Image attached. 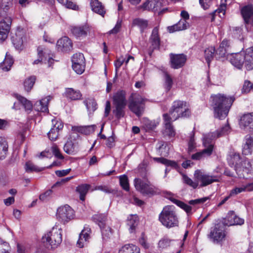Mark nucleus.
<instances>
[{
    "instance_id": "1",
    "label": "nucleus",
    "mask_w": 253,
    "mask_h": 253,
    "mask_svg": "<svg viewBox=\"0 0 253 253\" xmlns=\"http://www.w3.org/2000/svg\"><path fill=\"white\" fill-rule=\"evenodd\" d=\"M211 97L215 117L219 119L225 118L228 115L235 98L233 96H227L223 94H218Z\"/></svg>"
},
{
    "instance_id": "2",
    "label": "nucleus",
    "mask_w": 253,
    "mask_h": 253,
    "mask_svg": "<svg viewBox=\"0 0 253 253\" xmlns=\"http://www.w3.org/2000/svg\"><path fill=\"white\" fill-rule=\"evenodd\" d=\"M159 220L168 228L178 226L179 221L173 206H165L159 216Z\"/></svg>"
},
{
    "instance_id": "3",
    "label": "nucleus",
    "mask_w": 253,
    "mask_h": 253,
    "mask_svg": "<svg viewBox=\"0 0 253 253\" xmlns=\"http://www.w3.org/2000/svg\"><path fill=\"white\" fill-rule=\"evenodd\" d=\"M168 115L175 121L180 118H186L191 114L189 105L185 101L181 100L174 101L169 110Z\"/></svg>"
},
{
    "instance_id": "4",
    "label": "nucleus",
    "mask_w": 253,
    "mask_h": 253,
    "mask_svg": "<svg viewBox=\"0 0 253 253\" xmlns=\"http://www.w3.org/2000/svg\"><path fill=\"white\" fill-rule=\"evenodd\" d=\"M62 230L60 228L53 227L50 231L42 238V242L47 248H57L62 242Z\"/></svg>"
},
{
    "instance_id": "5",
    "label": "nucleus",
    "mask_w": 253,
    "mask_h": 253,
    "mask_svg": "<svg viewBox=\"0 0 253 253\" xmlns=\"http://www.w3.org/2000/svg\"><path fill=\"white\" fill-rule=\"evenodd\" d=\"M126 92L123 90H119L113 96V103L115 109L113 110L116 117L120 119L125 115L124 109L126 106L127 101Z\"/></svg>"
},
{
    "instance_id": "6",
    "label": "nucleus",
    "mask_w": 253,
    "mask_h": 253,
    "mask_svg": "<svg viewBox=\"0 0 253 253\" xmlns=\"http://www.w3.org/2000/svg\"><path fill=\"white\" fill-rule=\"evenodd\" d=\"M134 185L137 191L144 196H153L158 193V189L148 180L135 178Z\"/></svg>"
},
{
    "instance_id": "7",
    "label": "nucleus",
    "mask_w": 253,
    "mask_h": 253,
    "mask_svg": "<svg viewBox=\"0 0 253 253\" xmlns=\"http://www.w3.org/2000/svg\"><path fill=\"white\" fill-rule=\"evenodd\" d=\"M146 99L139 94L131 95L129 98L128 108L137 117L143 113Z\"/></svg>"
},
{
    "instance_id": "8",
    "label": "nucleus",
    "mask_w": 253,
    "mask_h": 253,
    "mask_svg": "<svg viewBox=\"0 0 253 253\" xmlns=\"http://www.w3.org/2000/svg\"><path fill=\"white\" fill-rule=\"evenodd\" d=\"M195 179L200 182V186L205 187L213 182L219 181V176L215 175H210L209 173L202 171L201 170H196L194 173Z\"/></svg>"
},
{
    "instance_id": "9",
    "label": "nucleus",
    "mask_w": 253,
    "mask_h": 253,
    "mask_svg": "<svg viewBox=\"0 0 253 253\" xmlns=\"http://www.w3.org/2000/svg\"><path fill=\"white\" fill-rule=\"evenodd\" d=\"M72 68L78 74H82L85 70V62L84 55L81 53L74 54L72 58Z\"/></svg>"
},
{
    "instance_id": "10",
    "label": "nucleus",
    "mask_w": 253,
    "mask_h": 253,
    "mask_svg": "<svg viewBox=\"0 0 253 253\" xmlns=\"http://www.w3.org/2000/svg\"><path fill=\"white\" fill-rule=\"evenodd\" d=\"M74 210L68 205L60 207L57 209V216L64 224L74 218Z\"/></svg>"
},
{
    "instance_id": "11",
    "label": "nucleus",
    "mask_w": 253,
    "mask_h": 253,
    "mask_svg": "<svg viewBox=\"0 0 253 253\" xmlns=\"http://www.w3.org/2000/svg\"><path fill=\"white\" fill-rule=\"evenodd\" d=\"M208 237L212 242L214 243H219L225 237V231L222 227L218 224H216L213 228H211Z\"/></svg>"
},
{
    "instance_id": "12",
    "label": "nucleus",
    "mask_w": 253,
    "mask_h": 253,
    "mask_svg": "<svg viewBox=\"0 0 253 253\" xmlns=\"http://www.w3.org/2000/svg\"><path fill=\"white\" fill-rule=\"evenodd\" d=\"M240 10L245 23L253 26V4H248L240 7Z\"/></svg>"
},
{
    "instance_id": "13",
    "label": "nucleus",
    "mask_w": 253,
    "mask_h": 253,
    "mask_svg": "<svg viewBox=\"0 0 253 253\" xmlns=\"http://www.w3.org/2000/svg\"><path fill=\"white\" fill-rule=\"evenodd\" d=\"M92 219L100 227L102 235L109 236L111 233V229L105 224L106 215L102 214H95L93 216Z\"/></svg>"
},
{
    "instance_id": "14",
    "label": "nucleus",
    "mask_w": 253,
    "mask_h": 253,
    "mask_svg": "<svg viewBox=\"0 0 253 253\" xmlns=\"http://www.w3.org/2000/svg\"><path fill=\"white\" fill-rule=\"evenodd\" d=\"M163 117L164 120L163 134L164 135L168 136L169 137L174 136L175 131L171 124V121H173V119H172L167 113L164 114Z\"/></svg>"
},
{
    "instance_id": "15",
    "label": "nucleus",
    "mask_w": 253,
    "mask_h": 253,
    "mask_svg": "<svg viewBox=\"0 0 253 253\" xmlns=\"http://www.w3.org/2000/svg\"><path fill=\"white\" fill-rule=\"evenodd\" d=\"M52 126L47 133L49 139L51 141H55L59 135V132L63 127V124L60 120H52Z\"/></svg>"
},
{
    "instance_id": "16",
    "label": "nucleus",
    "mask_w": 253,
    "mask_h": 253,
    "mask_svg": "<svg viewBox=\"0 0 253 253\" xmlns=\"http://www.w3.org/2000/svg\"><path fill=\"white\" fill-rule=\"evenodd\" d=\"M244 219L237 215L234 211H230L224 219V224L227 226L242 225Z\"/></svg>"
},
{
    "instance_id": "17",
    "label": "nucleus",
    "mask_w": 253,
    "mask_h": 253,
    "mask_svg": "<svg viewBox=\"0 0 253 253\" xmlns=\"http://www.w3.org/2000/svg\"><path fill=\"white\" fill-rule=\"evenodd\" d=\"M171 66L173 69H178L184 66L187 60L184 54H170Z\"/></svg>"
},
{
    "instance_id": "18",
    "label": "nucleus",
    "mask_w": 253,
    "mask_h": 253,
    "mask_svg": "<svg viewBox=\"0 0 253 253\" xmlns=\"http://www.w3.org/2000/svg\"><path fill=\"white\" fill-rule=\"evenodd\" d=\"M90 30V27L87 24L72 27L71 29L72 34L76 38L80 39L86 37Z\"/></svg>"
},
{
    "instance_id": "19",
    "label": "nucleus",
    "mask_w": 253,
    "mask_h": 253,
    "mask_svg": "<svg viewBox=\"0 0 253 253\" xmlns=\"http://www.w3.org/2000/svg\"><path fill=\"white\" fill-rule=\"evenodd\" d=\"M91 229L88 227H84L82 231L77 242V246L80 248H83L87 246L90 239Z\"/></svg>"
},
{
    "instance_id": "20",
    "label": "nucleus",
    "mask_w": 253,
    "mask_h": 253,
    "mask_svg": "<svg viewBox=\"0 0 253 253\" xmlns=\"http://www.w3.org/2000/svg\"><path fill=\"white\" fill-rule=\"evenodd\" d=\"M229 45V41L227 40H224L220 43L218 48L215 51V57L216 59L224 57L228 58L230 56L228 52Z\"/></svg>"
},
{
    "instance_id": "21",
    "label": "nucleus",
    "mask_w": 253,
    "mask_h": 253,
    "mask_svg": "<svg viewBox=\"0 0 253 253\" xmlns=\"http://www.w3.org/2000/svg\"><path fill=\"white\" fill-rule=\"evenodd\" d=\"M212 139L211 136H209L208 134L204 137L203 144L205 149L202 151L206 157L210 156L212 153L214 148V144L211 141Z\"/></svg>"
},
{
    "instance_id": "22",
    "label": "nucleus",
    "mask_w": 253,
    "mask_h": 253,
    "mask_svg": "<svg viewBox=\"0 0 253 253\" xmlns=\"http://www.w3.org/2000/svg\"><path fill=\"white\" fill-rule=\"evenodd\" d=\"M244 64L247 70L253 69V48H247L244 54Z\"/></svg>"
},
{
    "instance_id": "23",
    "label": "nucleus",
    "mask_w": 253,
    "mask_h": 253,
    "mask_svg": "<svg viewBox=\"0 0 253 253\" xmlns=\"http://www.w3.org/2000/svg\"><path fill=\"white\" fill-rule=\"evenodd\" d=\"M244 52L231 54L228 58L233 66L238 69H241L244 62Z\"/></svg>"
},
{
    "instance_id": "24",
    "label": "nucleus",
    "mask_w": 253,
    "mask_h": 253,
    "mask_svg": "<svg viewBox=\"0 0 253 253\" xmlns=\"http://www.w3.org/2000/svg\"><path fill=\"white\" fill-rule=\"evenodd\" d=\"M239 125L242 128H246L247 127L253 128V113L244 115L240 119Z\"/></svg>"
},
{
    "instance_id": "25",
    "label": "nucleus",
    "mask_w": 253,
    "mask_h": 253,
    "mask_svg": "<svg viewBox=\"0 0 253 253\" xmlns=\"http://www.w3.org/2000/svg\"><path fill=\"white\" fill-rule=\"evenodd\" d=\"M56 46L59 50L68 51L72 48V42L68 37H64L57 41Z\"/></svg>"
},
{
    "instance_id": "26",
    "label": "nucleus",
    "mask_w": 253,
    "mask_h": 253,
    "mask_svg": "<svg viewBox=\"0 0 253 253\" xmlns=\"http://www.w3.org/2000/svg\"><path fill=\"white\" fill-rule=\"evenodd\" d=\"M161 3L159 0H148L144 2L141 6L144 10L158 11L161 7Z\"/></svg>"
},
{
    "instance_id": "27",
    "label": "nucleus",
    "mask_w": 253,
    "mask_h": 253,
    "mask_svg": "<svg viewBox=\"0 0 253 253\" xmlns=\"http://www.w3.org/2000/svg\"><path fill=\"white\" fill-rule=\"evenodd\" d=\"M50 100V97L48 96L37 101L34 105V109L38 112H48V103Z\"/></svg>"
},
{
    "instance_id": "28",
    "label": "nucleus",
    "mask_w": 253,
    "mask_h": 253,
    "mask_svg": "<svg viewBox=\"0 0 253 253\" xmlns=\"http://www.w3.org/2000/svg\"><path fill=\"white\" fill-rule=\"evenodd\" d=\"M90 5L91 10L93 12L101 15L103 17L104 16L106 12L104 6L98 0H91Z\"/></svg>"
},
{
    "instance_id": "29",
    "label": "nucleus",
    "mask_w": 253,
    "mask_h": 253,
    "mask_svg": "<svg viewBox=\"0 0 253 253\" xmlns=\"http://www.w3.org/2000/svg\"><path fill=\"white\" fill-rule=\"evenodd\" d=\"M230 132V127L228 123L216 131L208 133L209 136H211L213 139H216L220 136L228 134Z\"/></svg>"
},
{
    "instance_id": "30",
    "label": "nucleus",
    "mask_w": 253,
    "mask_h": 253,
    "mask_svg": "<svg viewBox=\"0 0 253 253\" xmlns=\"http://www.w3.org/2000/svg\"><path fill=\"white\" fill-rule=\"evenodd\" d=\"M253 191V183H250L241 187H236L230 191V196H234L243 192Z\"/></svg>"
},
{
    "instance_id": "31",
    "label": "nucleus",
    "mask_w": 253,
    "mask_h": 253,
    "mask_svg": "<svg viewBox=\"0 0 253 253\" xmlns=\"http://www.w3.org/2000/svg\"><path fill=\"white\" fill-rule=\"evenodd\" d=\"M23 32L20 30H17L15 35L12 36V42L15 47L17 49H20L23 43Z\"/></svg>"
},
{
    "instance_id": "32",
    "label": "nucleus",
    "mask_w": 253,
    "mask_h": 253,
    "mask_svg": "<svg viewBox=\"0 0 253 253\" xmlns=\"http://www.w3.org/2000/svg\"><path fill=\"white\" fill-rule=\"evenodd\" d=\"M95 128V125L84 126H73L72 130L78 132L85 135L89 134L94 132Z\"/></svg>"
},
{
    "instance_id": "33",
    "label": "nucleus",
    "mask_w": 253,
    "mask_h": 253,
    "mask_svg": "<svg viewBox=\"0 0 253 253\" xmlns=\"http://www.w3.org/2000/svg\"><path fill=\"white\" fill-rule=\"evenodd\" d=\"M13 63V58L8 52H6L4 60L0 63V68L3 71H8L10 70Z\"/></svg>"
},
{
    "instance_id": "34",
    "label": "nucleus",
    "mask_w": 253,
    "mask_h": 253,
    "mask_svg": "<svg viewBox=\"0 0 253 253\" xmlns=\"http://www.w3.org/2000/svg\"><path fill=\"white\" fill-rule=\"evenodd\" d=\"M189 27V23L185 20H180L177 23L168 27L169 33L186 29Z\"/></svg>"
},
{
    "instance_id": "35",
    "label": "nucleus",
    "mask_w": 253,
    "mask_h": 253,
    "mask_svg": "<svg viewBox=\"0 0 253 253\" xmlns=\"http://www.w3.org/2000/svg\"><path fill=\"white\" fill-rule=\"evenodd\" d=\"M65 94L67 98L73 100L80 99L82 96V95L79 90H74L72 88H67Z\"/></svg>"
},
{
    "instance_id": "36",
    "label": "nucleus",
    "mask_w": 253,
    "mask_h": 253,
    "mask_svg": "<svg viewBox=\"0 0 253 253\" xmlns=\"http://www.w3.org/2000/svg\"><path fill=\"white\" fill-rule=\"evenodd\" d=\"M12 23V18L10 16H6L0 21V30L7 31L9 32Z\"/></svg>"
},
{
    "instance_id": "37",
    "label": "nucleus",
    "mask_w": 253,
    "mask_h": 253,
    "mask_svg": "<svg viewBox=\"0 0 253 253\" xmlns=\"http://www.w3.org/2000/svg\"><path fill=\"white\" fill-rule=\"evenodd\" d=\"M150 41L153 49H156L159 47L160 39L158 34V29L155 27L153 29L150 38Z\"/></svg>"
},
{
    "instance_id": "38",
    "label": "nucleus",
    "mask_w": 253,
    "mask_h": 253,
    "mask_svg": "<svg viewBox=\"0 0 253 253\" xmlns=\"http://www.w3.org/2000/svg\"><path fill=\"white\" fill-rule=\"evenodd\" d=\"M118 253H139V249L133 244H127L123 246Z\"/></svg>"
},
{
    "instance_id": "39",
    "label": "nucleus",
    "mask_w": 253,
    "mask_h": 253,
    "mask_svg": "<svg viewBox=\"0 0 253 253\" xmlns=\"http://www.w3.org/2000/svg\"><path fill=\"white\" fill-rule=\"evenodd\" d=\"M84 104L85 105L88 114H91L97 109V104L93 98H87L84 100Z\"/></svg>"
},
{
    "instance_id": "40",
    "label": "nucleus",
    "mask_w": 253,
    "mask_h": 253,
    "mask_svg": "<svg viewBox=\"0 0 253 253\" xmlns=\"http://www.w3.org/2000/svg\"><path fill=\"white\" fill-rule=\"evenodd\" d=\"M138 223V217L136 215H131L128 217L127 225L129 227V230L130 233H132L135 230Z\"/></svg>"
},
{
    "instance_id": "41",
    "label": "nucleus",
    "mask_w": 253,
    "mask_h": 253,
    "mask_svg": "<svg viewBox=\"0 0 253 253\" xmlns=\"http://www.w3.org/2000/svg\"><path fill=\"white\" fill-rule=\"evenodd\" d=\"M8 144L4 138L0 137V160L4 159L7 154Z\"/></svg>"
},
{
    "instance_id": "42",
    "label": "nucleus",
    "mask_w": 253,
    "mask_h": 253,
    "mask_svg": "<svg viewBox=\"0 0 253 253\" xmlns=\"http://www.w3.org/2000/svg\"><path fill=\"white\" fill-rule=\"evenodd\" d=\"M89 187L90 185L86 184H82L77 187L76 190L80 193V199L82 201L84 200L85 196L87 194Z\"/></svg>"
},
{
    "instance_id": "43",
    "label": "nucleus",
    "mask_w": 253,
    "mask_h": 253,
    "mask_svg": "<svg viewBox=\"0 0 253 253\" xmlns=\"http://www.w3.org/2000/svg\"><path fill=\"white\" fill-rule=\"evenodd\" d=\"M215 48L213 46L209 47L205 50V58L209 65L215 56Z\"/></svg>"
},
{
    "instance_id": "44",
    "label": "nucleus",
    "mask_w": 253,
    "mask_h": 253,
    "mask_svg": "<svg viewBox=\"0 0 253 253\" xmlns=\"http://www.w3.org/2000/svg\"><path fill=\"white\" fill-rule=\"evenodd\" d=\"M154 160L164 164L167 166H170L173 168L177 169L178 167L177 164L176 162L171 160H169L164 158H155Z\"/></svg>"
},
{
    "instance_id": "45",
    "label": "nucleus",
    "mask_w": 253,
    "mask_h": 253,
    "mask_svg": "<svg viewBox=\"0 0 253 253\" xmlns=\"http://www.w3.org/2000/svg\"><path fill=\"white\" fill-rule=\"evenodd\" d=\"M226 0H221V3L219 7L213 12L212 14L213 15H215L217 13L220 17H224L226 12Z\"/></svg>"
},
{
    "instance_id": "46",
    "label": "nucleus",
    "mask_w": 253,
    "mask_h": 253,
    "mask_svg": "<svg viewBox=\"0 0 253 253\" xmlns=\"http://www.w3.org/2000/svg\"><path fill=\"white\" fill-rule=\"evenodd\" d=\"M16 97L19 101L21 103L26 111H31L32 110L33 105L30 101L20 95L17 94Z\"/></svg>"
},
{
    "instance_id": "47",
    "label": "nucleus",
    "mask_w": 253,
    "mask_h": 253,
    "mask_svg": "<svg viewBox=\"0 0 253 253\" xmlns=\"http://www.w3.org/2000/svg\"><path fill=\"white\" fill-rule=\"evenodd\" d=\"M132 25L139 27L141 31H143L148 26V21L141 18H135L132 21Z\"/></svg>"
},
{
    "instance_id": "48",
    "label": "nucleus",
    "mask_w": 253,
    "mask_h": 253,
    "mask_svg": "<svg viewBox=\"0 0 253 253\" xmlns=\"http://www.w3.org/2000/svg\"><path fill=\"white\" fill-rule=\"evenodd\" d=\"M36 81L35 76H31L26 79L24 82V86L25 90L29 92L33 87Z\"/></svg>"
},
{
    "instance_id": "49",
    "label": "nucleus",
    "mask_w": 253,
    "mask_h": 253,
    "mask_svg": "<svg viewBox=\"0 0 253 253\" xmlns=\"http://www.w3.org/2000/svg\"><path fill=\"white\" fill-rule=\"evenodd\" d=\"M120 184L122 188L126 191L129 190V185L127 176L124 174L119 176Z\"/></svg>"
},
{
    "instance_id": "50",
    "label": "nucleus",
    "mask_w": 253,
    "mask_h": 253,
    "mask_svg": "<svg viewBox=\"0 0 253 253\" xmlns=\"http://www.w3.org/2000/svg\"><path fill=\"white\" fill-rule=\"evenodd\" d=\"M173 203L184 210L188 214L191 213V207L178 200L173 199L171 200Z\"/></svg>"
},
{
    "instance_id": "51",
    "label": "nucleus",
    "mask_w": 253,
    "mask_h": 253,
    "mask_svg": "<svg viewBox=\"0 0 253 253\" xmlns=\"http://www.w3.org/2000/svg\"><path fill=\"white\" fill-rule=\"evenodd\" d=\"M64 151L68 154H73L75 152V146L71 140H68L64 146Z\"/></svg>"
},
{
    "instance_id": "52",
    "label": "nucleus",
    "mask_w": 253,
    "mask_h": 253,
    "mask_svg": "<svg viewBox=\"0 0 253 253\" xmlns=\"http://www.w3.org/2000/svg\"><path fill=\"white\" fill-rule=\"evenodd\" d=\"M182 180L184 183L187 184L194 189L196 188L198 186V183L197 182L193 181L186 174H182Z\"/></svg>"
},
{
    "instance_id": "53",
    "label": "nucleus",
    "mask_w": 253,
    "mask_h": 253,
    "mask_svg": "<svg viewBox=\"0 0 253 253\" xmlns=\"http://www.w3.org/2000/svg\"><path fill=\"white\" fill-rule=\"evenodd\" d=\"M25 170L28 172H31L33 171H40L42 170V169H40L34 165L31 162H28L25 164Z\"/></svg>"
},
{
    "instance_id": "54",
    "label": "nucleus",
    "mask_w": 253,
    "mask_h": 253,
    "mask_svg": "<svg viewBox=\"0 0 253 253\" xmlns=\"http://www.w3.org/2000/svg\"><path fill=\"white\" fill-rule=\"evenodd\" d=\"M195 133L192 131L190 133V138L188 141V151L192 152L196 147V143L194 139Z\"/></svg>"
},
{
    "instance_id": "55",
    "label": "nucleus",
    "mask_w": 253,
    "mask_h": 253,
    "mask_svg": "<svg viewBox=\"0 0 253 253\" xmlns=\"http://www.w3.org/2000/svg\"><path fill=\"white\" fill-rule=\"evenodd\" d=\"M44 50L42 47L39 46L38 48V54L39 58L37 60H35L33 64H38L39 63H41L44 57Z\"/></svg>"
},
{
    "instance_id": "56",
    "label": "nucleus",
    "mask_w": 253,
    "mask_h": 253,
    "mask_svg": "<svg viewBox=\"0 0 253 253\" xmlns=\"http://www.w3.org/2000/svg\"><path fill=\"white\" fill-rule=\"evenodd\" d=\"M51 150L53 154L55 156L56 158L58 159L62 160L64 159V157L60 153V151L57 147V146L55 144H53L51 147Z\"/></svg>"
},
{
    "instance_id": "57",
    "label": "nucleus",
    "mask_w": 253,
    "mask_h": 253,
    "mask_svg": "<svg viewBox=\"0 0 253 253\" xmlns=\"http://www.w3.org/2000/svg\"><path fill=\"white\" fill-rule=\"evenodd\" d=\"M173 241L168 238H163L159 241L158 245L161 248H166L169 247Z\"/></svg>"
},
{
    "instance_id": "58",
    "label": "nucleus",
    "mask_w": 253,
    "mask_h": 253,
    "mask_svg": "<svg viewBox=\"0 0 253 253\" xmlns=\"http://www.w3.org/2000/svg\"><path fill=\"white\" fill-rule=\"evenodd\" d=\"M173 82L172 80L169 75L165 74V88L167 91H169L171 88Z\"/></svg>"
},
{
    "instance_id": "59",
    "label": "nucleus",
    "mask_w": 253,
    "mask_h": 253,
    "mask_svg": "<svg viewBox=\"0 0 253 253\" xmlns=\"http://www.w3.org/2000/svg\"><path fill=\"white\" fill-rule=\"evenodd\" d=\"M95 189L97 190H100L106 193H114V190L110 188L108 186L106 185H99L95 187Z\"/></svg>"
},
{
    "instance_id": "60",
    "label": "nucleus",
    "mask_w": 253,
    "mask_h": 253,
    "mask_svg": "<svg viewBox=\"0 0 253 253\" xmlns=\"http://www.w3.org/2000/svg\"><path fill=\"white\" fill-rule=\"evenodd\" d=\"M241 158L239 154L235 153L231 157L229 163H232L233 165L235 166L238 165L240 163Z\"/></svg>"
},
{
    "instance_id": "61",
    "label": "nucleus",
    "mask_w": 253,
    "mask_h": 253,
    "mask_svg": "<svg viewBox=\"0 0 253 253\" xmlns=\"http://www.w3.org/2000/svg\"><path fill=\"white\" fill-rule=\"evenodd\" d=\"M253 148L243 144L242 146V154L244 155H252Z\"/></svg>"
},
{
    "instance_id": "62",
    "label": "nucleus",
    "mask_w": 253,
    "mask_h": 253,
    "mask_svg": "<svg viewBox=\"0 0 253 253\" xmlns=\"http://www.w3.org/2000/svg\"><path fill=\"white\" fill-rule=\"evenodd\" d=\"M8 249V244L5 242H2L0 239V253H7Z\"/></svg>"
},
{
    "instance_id": "63",
    "label": "nucleus",
    "mask_w": 253,
    "mask_h": 253,
    "mask_svg": "<svg viewBox=\"0 0 253 253\" xmlns=\"http://www.w3.org/2000/svg\"><path fill=\"white\" fill-rule=\"evenodd\" d=\"M252 88H253V84L249 81H246L245 82L242 88V92L244 93L249 92Z\"/></svg>"
},
{
    "instance_id": "64",
    "label": "nucleus",
    "mask_w": 253,
    "mask_h": 253,
    "mask_svg": "<svg viewBox=\"0 0 253 253\" xmlns=\"http://www.w3.org/2000/svg\"><path fill=\"white\" fill-rule=\"evenodd\" d=\"M243 144L253 148V136L247 135L245 136Z\"/></svg>"
}]
</instances>
